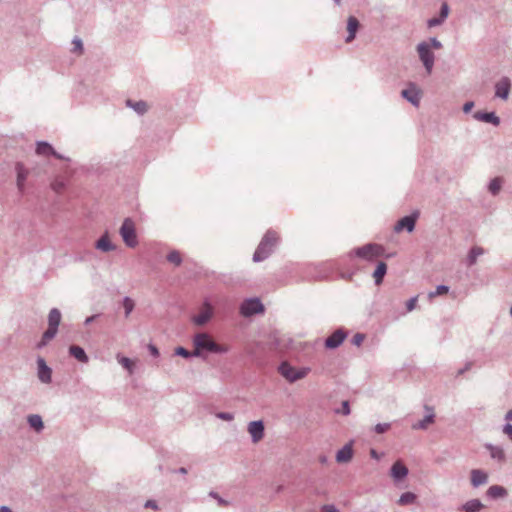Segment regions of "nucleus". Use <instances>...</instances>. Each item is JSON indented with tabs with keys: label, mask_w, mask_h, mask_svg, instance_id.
Returning a JSON list of instances; mask_svg holds the SVG:
<instances>
[{
	"label": "nucleus",
	"mask_w": 512,
	"mask_h": 512,
	"mask_svg": "<svg viewBox=\"0 0 512 512\" xmlns=\"http://www.w3.org/2000/svg\"><path fill=\"white\" fill-rule=\"evenodd\" d=\"M193 356H203L204 353L222 354L229 350L227 345L217 344L207 333H197L193 338Z\"/></svg>",
	"instance_id": "nucleus-1"
},
{
	"label": "nucleus",
	"mask_w": 512,
	"mask_h": 512,
	"mask_svg": "<svg viewBox=\"0 0 512 512\" xmlns=\"http://www.w3.org/2000/svg\"><path fill=\"white\" fill-rule=\"evenodd\" d=\"M278 240L279 236L276 232L268 231L257 247L253 260L255 262H260L266 259L272 252V249L277 244Z\"/></svg>",
	"instance_id": "nucleus-2"
},
{
	"label": "nucleus",
	"mask_w": 512,
	"mask_h": 512,
	"mask_svg": "<svg viewBox=\"0 0 512 512\" xmlns=\"http://www.w3.org/2000/svg\"><path fill=\"white\" fill-rule=\"evenodd\" d=\"M61 322V313L58 309L53 308L48 315V329L44 332L39 347L46 345L54 338L57 333L58 326Z\"/></svg>",
	"instance_id": "nucleus-3"
},
{
	"label": "nucleus",
	"mask_w": 512,
	"mask_h": 512,
	"mask_svg": "<svg viewBox=\"0 0 512 512\" xmlns=\"http://www.w3.org/2000/svg\"><path fill=\"white\" fill-rule=\"evenodd\" d=\"M384 252V248L379 244H366L352 250L350 255H354L367 261H373L378 257H381Z\"/></svg>",
	"instance_id": "nucleus-4"
},
{
	"label": "nucleus",
	"mask_w": 512,
	"mask_h": 512,
	"mask_svg": "<svg viewBox=\"0 0 512 512\" xmlns=\"http://www.w3.org/2000/svg\"><path fill=\"white\" fill-rule=\"evenodd\" d=\"M278 371L288 382L293 383L305 378L309 374L310 369L307 367L296 368L288 362H283L279 366Z\"/></svg>",
	"instance_id": "nucleus-5"
},
{
	"label": "nucleus",
	"mask_w": 512,
	"mask_h": 512,
	"mask_svg": "<svg viewBox=\"0 0 512 512\" xmlns=\"http://www.w3.org/2000/svg\"><path fill=\"white\" fill-rule=\"evenodd\" d=\"M120 235H121L124 243L128 247L134 248L137 246L138 240H137L136 228H135V223L133 222L132 219L126 218L123 221L122 226L120 228Z\"/></svg>",
	"instance_id": "nucleus-6"
},
{
	"label": "nucleus",
	"mask_w": 512,
	"mask_h": 512,
	"mask_svg": "<svg viewBox=\"0 0 512 512\" xmlns=\"http://www.w3.org/2000/svg\"><path fill=\"white\" fill-rule=\"evenodd\" d=\"M417 52L427 73L430 74L434 65V54L431 51L429 44L426 42L419 43L417 46Z\"/></svg>",
	"instance_id": "nucleus-7"
},
{
	"label": "nucleus",
	"mask_w": 512,
	"mask_h": 512,
	"mask_svg": "<svg viewBox=\"0 0 512 512\" xmlns=\"http://www.w3.org/2000/svg\"><path fill=\"white\" fill-rule=\"evenodd\" d=\"M213 313V306L210 303L205 302L200 307L198 314L193 316L192 321L198 326L205 325L212 318Z\"/></svg>",
	"instance_id": "nucleus-8"
},
{
	"label": "nucleus",
	"mask_w": 512,
	"mask_h": 512,
	"mask_svg": "<svg viewBox=\"0 0 512 512\" xmlns=\"http://www.w3.org/2000/svg\"><path fill=\"white\" fill-rule=\"evenodd\" d=\"M264 309L262 303L258 299H248L241 305L240 311L243 316H251L262 312Z\"/></svg>",
	"instance_id": "nucleus-9"
},
{
	"label": "nucleus",
	"mask_w": 512,
	"mask_h": 512,
	"mask_svg": "<svg viewBox=\"0 0 512 512\" xmlns=\"http://www.w3.org/2000/svg\"><path fill=\"white\" fill-rule=\"evenodd\" d=\"M248 432L254 443H258L264 437V424L262 421H252L248 425Z\"/></svg>",
	"instance_id": "nucleus-10"
},
{
	"label": "nucleus",
	"mask_w": 512,
	"mask_h": 512,
	"mask_svg": "<svg viewBox=\"0 0 512 512\" xmlns=\"http://www.w3.org/2000/svg\"><path fill=\"white\" fill-rule=\"evenodd\" d=\"M402 96L413 105L418 106L421 99V91L414 84H410L407 89L402 91Z\"/></svg>",
	"instance_id": "nucleus-11"
},
{
	"label": "nucleus",
	"mask_w": 512,
	"mask_h": 512,
	"mask_svg": "<svg viewBox=\"0 0 512 512\" xmlns=\"http://www.w3.org/2000/svg\"><path fill=\"white\" fill-rule=\"evenodd\" d=\"M510 86V80L507 77L500 79L495 85L496 96L506 100L509 95Z\"/></svg>",
	"instance_id": "nucleus-12"
},
{
	"label": "nucleus",
	"mask_w": 512,
	"mask_h": 512,
	"mask_svg": "<svg viewBox=\"0 0 512 512\" xmlns=\"http://www.w3.org/2000/svg\"><path fill=\"white\" fill-rule=\"evenodd\" d=\"M38 364V377L43 383L51 382L52 370L46 365L44 359L39 358L37 360Z\"/></svg>",
	"instance_id": "nucleus-13"
},
{
	"label": "nucleus",
	"mask_w": 512,
	"mask_h": 512,
	"mask_svg": "<svg viewBox=\"0 0 512 512\" xmlns=\"http://www.w3.org/2000/svg\"><path fill=\"white\" fill-rule=\"evenodd\" d=\"M416 218H417V215H411V216L403 217L402 219H400L397 222V224L395 226V230L397 232H399V231H401L403 229H406L407 231L412 232L414 230V227H415Z\"/></svg>",
	"instance_id": "nucleus-14"
},
{
	"label": "nucleus",
	"mask_w": 512,
	"mask_h": 512,
	"mask_svg": "<svg viewBox=\"0 0 512 512\" xmlns=\"http://www.w3.org/2000/svg\"><path fill=\"white\" fill-rule=\"evenodd\" d=\"M345 338L346 334L342 330H336L326 339L325 345L327 348H336Z\"/></svg>",
	"instance_id": "nucleus-15"
},
{
	"label": "nucleus",
	"mask_w": 512,
	"mask_h": 512,
	"mask_svg": "<svg viewBox=\"0 0 512 512\" xmlns=\"http://www.w3.org/2000/svg\"><path fill=\"white\" fill-rule=\"evenodd\" d=\"M353 458V449L352 445L346 444L342 449H340L336 454V461L338 463H348Z\"/></svg>",
	"instance_id": "nucleus-16"
},
{
	"label": "nucleus",
	"mask_w": 512,
	"mask_h": 512,
	"mask_svg": "<svg viewBox=\"0 0 512 512\" xmlns=\"http://www.w3.org/2000/svg\"><path fill=\"white\" fill-rule=\"evenodd\" d=\"M17 171V186L20 191L24 190L25 181L28 177V170L24 167L22 163H17L16 165Z\"/></svg>",
	"instance_id": "nucleus-17"
},
{
	"label": "nucleus",
	"mask_w": 512,
	"mask_h": 512,
	"mask_svg": "<svg viewBox=\"0 0 512 512\" xmlns=\"http://www.w3.org/2000/svg\"><path fill=\"white\" fill-rule=\"evenodd\" d=\"M407 474H408V469L401 461H397L393 464V466L391 468V476L395 480H400V479L404 478Z\"/></svg>",
	"instance_id": "nucleus-18"
},
{
	"label": "nucleus",
	"mask_w": 512,
	"mask_h": 512,
	"mask_svg": "<svg viewBox=\"0 0 512 512\" xmlns=\"http://www.w3.org/2000/svg\"><path fill=\"white\" fill-rule=\"evenodd\" d=\"M488 475L479 469H474L471 471V483L473 486L477 487L487 482Z\"/></svg>",
	"instance_id": "nucleus-19"
},
{
	"label": "nucleus",
	"mask_w": 512,
	"mask_h": 512,
	"mask_svg": "<svg viewBox=\"0 0 512 512\" xmlns=\"http://www.w3.org/2000/svg\"><path fill=\"white\" fill-rule=\"evenodd\" d=\"M96 248L108 252L115 249V246L112 244L108 234H104L97 242H96Z\"/></svg>",
	"instance_id": "nucleus-20"
},
{
	"label": "nucleus",
	"mask_w": 512,
	"mask_h": 512,
	"mask_svg": "<svg viewBox=\"0 0 512 512\" xmlns=\"http://www.w3.org/2000/svg\"><path fill=\"white\" fill-rule=\"evenodd\" d=\"M358 26H359L358 20L355 17L350 16L348 18V23H347V30H348L349 35L346 39V42H351L355 38V34L357 32Z\"/></svg>",
	"instance_id": "nucleus-21"
},
{
	"label": "nucleus",
	"mask_w": 512,
	"mask_h": 512,
	"mask_svg": "<svg viewBox=\"0 0 512 512\" xmlns=\"http://www.w3.org/2000/svg\"><path fill=\"white\" fill-rule=\"evenodd\" d=\"M36 153L38 155H54L56 156L57 158H61L55 151L54 149L52 148V146L46 142H39L37 144V148H36Z\"/></svg>",
	"instance_id": "nucleus-22"
},
{
	"label": "nucleus",
	"mask_w": 512,
	"mask_h": 512,
	"mask_svg": "<svg viewBox=\"0 0 512 512\" xmlns=\"http://www.w3.org/2000/svg\"><path fill=\"white\" fill-rule=\"evenodd\" d=\"M70 355L82 363L88 362V357L80 346L72 345L69 349Z\"/></svg>",
	"instance_id": "nucleus-23"
},
{
	"label": "nucleus",
	"mask_w": 512,
	"mask_h": 512,
	"mask_svg": "<svg viewBox=\"0 0 512 512\" xmlns=\"http://www.w3.org/2000/svg\"><path fill=\"white\" fill-rule=\"evenodd\" d=\"M386 271H387V265L386 263L384 262H379L374 273H373V277L375 279V283L377 285H380L383 281V278L386 274Z\"/></svg>",
	"instance_id": "nucleus-24"
},
{
	"label": "nucleus",
	"mask_w": 512,
	"mask_h": 512,
	"mask_svg": "<svg viewBox=\"0 0 512 512\" xmlns=\"http://www.w3.org/2000/svg\"><path fill=\"white\" fill-rule=\"evenodd\" d=\"M475 117L478 119V120H481L483 122H487V123H492L494 125H499L500 123V120L499 118L494 114V113H476L475 114Z\"/></svg>",
	"instance_id": "nucleus-25"
},
{
	"label": "nucleus",
	"mask_w": 512,
	"mask_h": 512,
	"mask_svg": "<svg viewBox=\"0 0 512 512\" xmlns=\"http://www.w3.org/2000/svg\"><path fill=\"white\" fill-rule=\"evenodd\" d=\"M483 507L482 503L477 500V499H473V500H470V501H467L462 509L465 511V512H478L479 510H481Z\"/></svg>",
	"instance_id": "nucleus-26"
},
{
	"label": "nucleus",
	"mask_w": 512,
	"mask_h": 512,
	"mask_svg": "<svg viewBox=\"0 0 512 512\" xmlns=\"http://www.w3.org/2000/svg\"><path fill=\"white\" fill-rule=\"evenodd\" d=\"M51 188L56 193H62L66 188V180L63 177H56L52 183Z\"/></svg>",
	"instance_id": "nucleus-27"
},
{
	"label": "nucleus",
	"mask_w": 512,
	"mask_h": 512,
	"mask_svg": "<svg viewBox=\"0 0 512 512\" xmlns=\"http://www.w3.org/2000/svg\"><path fill=\"white\" fill-rule=\"evenodd\" d=\"M487 494L492 498L504 497L506 495V490L502 486L493 485L487 490Z\"/></svg>",
	"instance_id": "nucleus-28"
},
{
	"label": "nucleus",
	"mask_w": 512,
	"mask_h": 512,
	"mask_svg": "<svg viewBox=\"0 0 512 512\" xmlns=\"http://www.w3.org/2000/svg\"><path fill=\"white\" fill-rule=\"evenodd\" d=\"M127 105L132 107L139 114H144L148 110V105L144 101L132 102L128 100Z\"/></svg>",
	"instance_id": "nucleus-29"
},
{
	"label": "nucleus",
	"mask_w": 512,
	"mask_h": 512,
	"mask_svg": "<svg viewBox=\"0 0 512 512\" xmlns=\"http://www.w3.org/2000/svg\"><path fill=\"white\" fill-rule=\"evenodd\" d=\"M28 422L36 431H40L43 428V422L39 415H30L28 417Z\"/></svg>",
	"instance_id": "nucleus-30"
},
{
	"label": "nucleus",
	"mask_w": 512,
	"mask_h": 512,
	"mask_svg": "<svg viewBox=\"0 0 512 512\" xmlns=\"http://www.w3.org/2000/svg\"><path fill=\"white\" fill-rule=\"evenodd\" d=\"M434 421V414L431 412L429 415H427L423 420L419 421L418 423L413 425V429H425L428 425L433 423Z\"/></svg>",
	"instance_id": "nucleus-31"
},
{
	"label": "nucleus",
	"mask_w": 512,
	"mask_h": 512,
	"mask_svg": "<svg viewBox=\"0 0 512 512\" xmlns=\"http://www.w3.org/2000/svg\"><path fill=\"white\" fill-rule=\"evenodd\" d=\"M415 499H416V495L414 493L406 492L401 495L398 503L400 505H408V504H412L415 501Z\"/></svg>",
	"instance_id": "nucleus-32"
},
{
	"label": "nucleus",
	"mask_w": 512,
	"mask_h": 512,
	"mask_svg": "<svg viewBox=\"0 0 512 512\" xmlns=\"http://www.w3.org/2000/svg\"><path fill=\"white\" fill-rule=\"evenodd\" d=\"M167 260L176 265L179 266L182 262L181 254L178 251H172L167 255Z\"/></svg>",
	"instance_id": "nucleus-33"
},
{
	"label": "nucleus",
	"mask_w": 512,
	"mask_h": 512,
	"mask_svg": "<svg viewBox=\"0 0 512 512\" xmlns=\"http://www.w3.org/2000/svg\"><path fill=\"white\" fill-rule=\"evenodd\" d=\"M449 291V287L448 286H445V285H440L436 288L435 291H432L428 294L429 298L430 299H433L437 296H441V295H445L447 294Z\"/></svg>",
	"instance_id": "nucleus-34"
},
{
	"label": "nucleus",
	"mask_w": 512,
	"mask_h": 512,
	"mask_svg": "<svg viewBox=\"0 0 512 512\" xmlns=\"http://www.w3.org/2000/svg\"><path fill=\"white\" fill-rule=\"evenodd\" d=\"M484 253L481 247H473L469 253L470 264H474L477 258Z\"/></svg>",
	"instance_id": "nucleus-35"
},
{
	"label": "nucleus",
	"mask_w": 512,
	"mask_h": 512,
	"mask_svg": "<svg viewBox=\"0 0 512 512\" xmlns=\"http://www.w3.org/2000/svg\"><path fill=\"white\" fill-rule=\"evenodd\" d=\"M501 180L499 178L493 179L489 184V190L492 194H497L501 189Z\"/></svg>",
	"instance_id": "nucleus-36"
},
{
	"label": "nucleus",
	"mask_w": 512,
	"mask_h": 512,
	"mask_svg": "<svg viewBox=\"0 0 512 512\" xmlns=\"http://www.w3.org/2000/svg\"><path fill=\"white\" fill-rule=\"evenodd\" d=\"M119 363L124 367L126 368L129 373L131 374L133 372V368H134V361H132L131 359L127 358V357H121L119 359Z\"/></svg>",
	"instance_id": "nucleus-37"
},
{
	"label": "nucleus",
	"mask_w": 512,
	"mask_h": 512,
	"mask_svg": "<svg viewBox=\"0 0 512 512\" xmlns=\"http://www.w3.org/2000/svg\"><path fill=\"white\" fill-rule=\"evenodd\" d=\"M123 307L125 309V314H126V317L129 316V314L132 312V310L134 309V301L129 298V297H126L123 301Z\"/></svg>",
	"instance_id": "nucleus-38"
},
{
	"label": "nucleus",
	"mask_w": 512,
	"mask_h": 512,
	"mask_svg": "<svg viewBox=\"0 0 512 512\" xmlns=\"http://www.w3.org/2000/svg\"><path fill=\"white\" fill-rule=\"evenodd\" d=\"M175 353L177 355L185 357V358H188L191 355L193 356L192 352H189L188 350H186L183 347H177L176 350H175Z\"/></svg>",
	"instance_id": "nucleus-39"
},
{
	"label": "nucleus",
	"mask_w": 512,
	"mask_h": 512,
	"mask_svg": "<svg viewBox=\"0 0 512 512\" xmlns=\"http://www.w3.org/2000/svg\"><path fill=\"white\" fill-rule=\"evenodd\" d=\"M389 429H390V424H388V423L377 424L375 426V431L378 434L384 433V432L388 431Z\"/></svg>",
	"instance_id": "nucleus-40"
},
{
	"label": "nucleus",
	"mask_w": 512,
	"mask_h": 512,
	"mask_svg": "<svg viewBox=\"0 0 512 512\" xmlns=\"http://www.w3.org/2000/svg\"><path fill=\"white\" fill-rule=\"evenodd\" d=\"M217 417L224 421H232L234 419L233 414L228 412H220L217 414Z\"/></svg>",
	"instance_id": "nucleus-41"
},
{
	"label": "nucleus",
	"mask_w": 512,
	"mask_h": 512,
	"mask_svg": "<svg viewBox=\"0 0 512 512\" xmlns=\"http://www.w3.org/2000/svg\"><path fill=\"white\" fill-rule=\"evenodd\" d=\"M448 14H449V7H448L447 3H443L441 6V11H440L441 20H445L447 18Z\"/></svg>",
	"instance_id": "nucleus-42"
},
{
	"label": "nucleus",
	"mask_w": 512,
	"mask_h": 512,
	"mask_svg": "<svg viewBox=\"0 0 512 512\" xmlns=\"http://www.w3.org/2000/svg\"><path fill=\"white\" fill-rule=\"evenodd\" d=\"M430 49L433 48V49H441L442 48V44L440 41H438L436 38H431L430 39Z\"/></svg>",
	"instance_id": "nucleus-43"
},
{
	"label": "nucleus",
	"mask_w": 512,
	"mask_h": 512,
	"mask_svg": "<svg viewBox=\"0 0 512 512\" xmlns=\"http://www.w3.org/2000/svg\"><path fill=\"white\" fill-rule=\"evenodd\" d=\"M353 343L356 345V346H360L362 344V342L364 341V335L363 334H360V333H357L356 335H354L353 337Z\"/></svg>",
	"instance_id": "nucleus-44"
},
{
	"label": "nucleus",
	"mask_w": 512,
	"mask_h": 512,
	"mask_svg": "<svg viewBox=\"0 0 512 512\" xmlns=\"http://www.w3.org/2000/svg\"><path fill=\"white\" fill-rule=\"evenodd\" d=\"M73 46H74V50L75 51H78L79 53L82 52L83 50V45H82V41L78 38L74 39L73 40Z\"/></svg>",
	"instance_id": "nucleus-45"
},
{
	"label": "nucleus",
	"mask_w": 512,
	"mask_h": 512,
	"mask_svg": "<svg viewBox=\"0 0 512 512\" xmlns=\"http://www.w3.org/2000/svg\"><path fill=\"white\" fill-rule=\"evenodd\" d=\"M417 297L411 298L407 301L406 306L408 311H412L416 307Z\"/></svg>",
	"instance_id": "nucleus-46"
},
{
	"label": "nucleus",
	"mask_w": 512,
	"mask_h": 512,
	"mask_svg": "<svg viewBox=\"0 0 512 512\" xmlns=\"http://www.w3.org/2000/svg\"><path fill=\"white\" fill-rule=\"evenodd\" d=\"M444 20H441V18H431L429 21H428V26L429 27H434V26H437V25H440Z\"/></svg>",
	"instance_id": "nucleus-47"
},
{
	"label": "nucleus",
	"mask_w": 512,
	"mask_h": 512,
	"mask_svg": "<svg viewBox=\"0 0 512 512\" xmlns=\"http://www.w3.org/2000/svg\"><path fill=\"white\" fill-rule=\"evenodd\" d=\"M344 415H348L350 413V407L348 401H343L342 403V410L340 411Z\"/></svg>",
	"instance_id": "nucleus-48"
},
{
	"label": "nucleus",
	"mask_w": 512,
	"mask_h": 512,
	"mask_svg": "<svg viewBox=\"0 0 512 512\" xmlns=\"http://www.w3.org/2000/svg\"><path fill=\"white\" fill-rule=\"evenodd\" d=\"M148 349H149L151 355H153L154 357H157L159 355V351L156 346L149 344Z\"/></svg>",
	"instance_id": "nucleus-49"
},
{
	"label": "nucleus",
	"mask_w": 512,
	"mask_h": 512,
	"mask_svg": "<svg viewBox=\"0 0 512 512\" xmlns=\"http://www.w3.org/2000/svg\"><path fill=\"white\" fill-rule=\"evenodd\" d=\"M504 433L506 435H508L510 437V439H512V425L511 424H507L505 427H504Z\"/></svg>",
	"instance_id": "nucleus-50"
},
{
	"label": "nucleus",
	"mask_w": 512,
	"mask_h": 512,
	"mask_svg": "<svg viewBox=\"0 0 512 512\" xmlns=\"http://www.w3.org/2000/svg\"><path fill=\"white\" fill-rule=\"evenodd\" d=\"M492 457L502 459L504 457V453L502 450L498 449L496 451H492Z\"/></svg>",
	"instance_id": "nucleus-51"
},
{
	"label": "nucleus",
	"mask_w": 512,
	"mask_h": 512,
	"mask_svg": "<svg viewBox=\"0 0 512 512\" xmlns=\"http://www.w3.org/2000/svg\"><path fill=\"white\" fill-rule=\"evenodd\" d=\"M473 106H474V103H473V102H467V103H465V104H464V106H463V110H464V112H465V113L470 112V111H471V109L473 108Z\"/></svg>",
	"instance_id": "nucleus-52"
},
{
	"label": "nucleus",
	"mask_w": 512,
	"mask_h": 512,
	"mask_svg": "<svg viewBox=\"0 0 512 512\" xmlns=\"http://www.w3.org/2000/svg\"><path fill=\"white\" fill-rule=\"evenodd\" d=\"M146 507H150V508H153V509H157V504L155 501L153 500H148L145 504Z\"/></svg>",
	"instance_id": "nucleus-53"
},
{
	"label": "nucleus",
	"mask_w": 512,
	"mask_h": 512,
	"mask_svg": "<svg viewBox=\"0 0 512 512\" xmlns=\"http://www.w3.org/2000/svg\"><path fill=\"white\" fill-rule=\"evenodd\" d=\"M506 420L512 421V409L509 410L506 414Z\"/></svg>",
	"instance_id": "nucleus-54"
},
{
	"label": "nucleus",
	"mask_w": 512,
	"mask_h": 512,
	"mask_svg": "<svg viewBox=\"0 0 512 512\" xmlns=\"http://www.w3.org/2000/svg\"><path fill=\"white\" fill-rule=\"evenodd\" d=\"M325 512H339L337 509L333 508V507H327L325 509Z\"/></svg>",
	"instance_id": "nucleus-55"
},
{
	"label": "nucleus",
	"mask_w": 512,
	"mask_h": 512,
	"mask_svg": "<svg viewBox=\"0 0 512 512\" xmlns=\"http://www.w3.org/2000/svg\"><path fill=\"white\" fill-rule=\"evenodd\" d=\"M370 455H371L373 458H376V459L378 458V455H377V453H376V451H375L374 449H372V450L370 451Z\"/></svg>",
	"instance_id": "nucleus-56"
},
{
	"label": "nucleus",
	"mask_w": 512,
	"mask_h": 512,
	"mask_svg": "<svg viewBox=\"0 0 512 512\" xmlns=\"http://www.w3.org/2000/svg\"><path fill=\"white\" fill-rule=\"evenodd\" d=\"M0 512H11V510L7 507H2Z\"/></svg>",
	"instance_id": "nucleus-57"
},
{
	"label": "nucleus",
	"mask_w": 512,
	"mask_h": 512,
	"mask_svg": "<svg viewBox=\"0 0 512 512\" xmlns=\"http://www.w3.org/2000/svg\"><path fill=\"white\" fill-rule=\"evenodd\" d=\"M93 319H94V316L88 317V318L86 319V323H90V322H92V321H93Z\"/></svg>",
	"instance_id": "nucleus-58"
},
{
	"label": "nucleus",
	"mask_w": 512,
	"mask_h": 512,
	"mask_svg": "<svg viewBox=\"0 0 512 512\" xmlns=\"http://www.w3.org/2000/svg\"><path fill=\"white\" fill-rule=\"evenodd\" d=\"M180 472H181V473H186V469H185V468H181V469H180Z\"/></svg>",
	"instance_id": "nucleus-59"
},
{
	"label": "nucleus",
	"mask_w": 512,
	"mask_h": 512,
	"mask_svg": "<svg viewBox=\"0 0 512 512\" xmlns=\"http://www.w3.org/2000/svg\"><path fill=\"white\" fill-rule=\"evenodd\" d=\"M221 504H223V505H227V502H225V501H221Z\"/></svg>",
	"instance_id": "nucleus-60"
},
{
	"label": "nucleus",
	"mask_w": 512,
	"mask_h": 512,
	"mask_svg": "<svg viewBox=\"0 0 512 512\" xmlns=\"http://www.w3.org/2000/svg\"><path fill=\"white\" fill-rule=\"evenodd\" d=\"M510 313H511V315H512V306H511V310H510Z\"/></svg>",
	"instance_id": "nucleus-61"
}]
</instances>
